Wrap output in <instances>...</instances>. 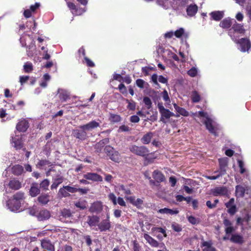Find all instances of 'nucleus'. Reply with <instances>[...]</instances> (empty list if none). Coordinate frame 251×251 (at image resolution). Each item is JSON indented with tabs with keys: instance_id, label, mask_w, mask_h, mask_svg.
Masks as SVG:
<instances>
[{
	"instance_id": "19",
	"label": "nucleus",
	"mask_w": 251,
	"mask_h": 251,
	"mask_svg": "<svg viewBox=\"0 0 251 251\" xmlns=\"http://www.w3.org/2000/svg\"><path fill=\"white\" fill-rule=\"evenodd\" d=\"M102 204L100 201H96L92 203L90 207L89 211L92 213H99L102 210Z\"/></svg>"
},
{
	"instance_id": "64",
	"label": "nucleus",
	"mask_w": 251,
	"mask_h": 251,
	"mask_svg": "<svg viewBox=\"0 0 251 251\" xmlns=\"http://www.w3.org/2000/svg\"><path fill=\"white\" fill-rule=\"evenodd\" d=\"M140 121V118L137 115H132L130 117V121L131 123H137Z\"/></svg>"
},
{
	"instance_id": "41",
	"label": "nucleus",
	"mask_w": 251,
	"mask_h": 251,
	"mask_svg": "<svg viewBox=\"0 0 251 251\" xmlns=\"http://www.w3.org/2000/svg\"><path fill=\"white\" fill-rule=\"evenodd\" d=\"M232 25L231 21L230 19H224L220 24L221 27L223 28H228L231 26Z\"/></svg>"
},
{
	"instance_id": "38",
	"label": "nucleus",
	"mask_w": 251,
	"mask_h": 251,
	"mask_svg": "<svg viewBox=\"0 0 251 251\" xmlns=\"http://www.w3.org/2000/svg\"><path fill=\"white\" fill-rule=\"evenodd\" d=\"M231 29H233L235 32L240 34H244L245 31L243 25L236 23L233 24Z\"/></svg>"
},
{
	"instance_id": "57",
	"label": "nucleus",
	"mask_w": 251,
	"mask_h": 251,
	"mask_svg": "<svg viewBox=\"0 0 251 251\" xmlns=\"http://www.w3.org/2000/svg\"><path fill=\"white\" fill-rule=\"evenodd\" d=\"M197 70L195 68H192L190 69L188 72V75L191 77H195L197 75Z\"/></svg>"
},
{
	"instance_id": "16",
	"label": "nucleus",
	"mask_w": 251,
	"mask_h": 251,
	"mask_svg": "<svg viewBox=\"0 0 251 251\" xmlns=\"http://www.w3.org/2000/svg\"><path fill=\"white\" fill-rule=\"evenodd\" d=\"M126 200L128 201L129 202L131 203L133 205L136 206L138 208L142 207L143 204V200L141 199L138 198L135 200V198L134 196H129L126 198Z\"/></svg>"
},
{
	"instance_id": "1",
	"label": "nucleus",
	"mask_w": 251,
	"mask_h": 251,
	"mask_svg": "<svg viewBox=\"0 0 251 251\" xmlns=\"http://www.w3.org/2000/svg\"><path fill=\"white\" fill-rule=\"evenodd\" d=\"M130 151L137 155L145 157L149 154V151L144 146L138 147L135 145L130 148Z\"/></svg>"
},
{
	"instance_id": "40",
	"label": "nucleus",
	"mask_w": 251,
	"mask_h": 251,
	"mask_svg": "<svg viewBox=\"0 0 251 251\" xmlns=\"http://www.w3.org/2000/svg\"><path fill=\"white\" fill-rule=\"evenodd\" d=\"M191 98L192 101L194 103L198 102L201 100V96L197 91L192 92Z\"/></svg>"
},
{
	"instance_id": "51",
	"label": "nucleus",
	"mask_w": 251,
	"mask_h": 251,
	"mask_svg": "<svg viewBox=\"0 0 251 251\" xmlns=\"http://www.w3.org/2000/svg\"><path fill=\"white\" fill-rule=\"evenodd\" d=\"M143 102L147 106L148 109H150L151 107L152 102L150 98L145 97L143 98Z\"/></svg>"
},
{
	"instance_id": "26",
	"label": "nucleus",
	"mask_w": 251,
	"mask_h": 251,
	"mask_svg": "<svg viewBox=\"0 0 251 251\" xmlns=\"http://www.w3.org/2000/svg\"><path fill=\"white\" fill-rule=\"evenodd\" d=\"M37 217L38 219L41 221L46 220L50 218V214L48 210L42 209L40 211Z\"/></svg>"
},
{
	"instance_id": "47",
	"label": "nucleus",
	"mask_w": 251,
	"mask_h": 251,
	"mask_svg": "<svg viewBox=\"0 0 251 251\" xmlns=\"http://www.w3.org/2000/svg\"><path fill=\"white\" fill-rule=\"evenodd\" d=\"M151 231L152 232H156L161 233L163 234L164 237H166L167 236L165 229L161 227H153L151 228Z\"/></svg>"
},
{
	"instance_id": "11",
	"label": "nucleus",
	"mask_w": 251,
	"mask_h": 251,
	"mask_svg": "<svg viewBox=\"0 0 251 251\" xmlns=\"http://www.w3.org/2000/svg\"><path fill=\"white\" fill-rule=\"evenodd\" d=\"M41 246L44 250L55 251L54 245L49 239L44 238L41 240Z\"/></svg>"
},
{
	"instance_id": "32",
	"label": "nucleus",
	"mask_w": 251,
	"mask_h": 251,
	"mask_svg": "<svg viewBox=\"0 0 251 251\" xmlns=\"http://www.w3.org/2000/svg\"><path fill=\"white\" fill-rule=\"evenodd\" d=\"M236 196L237 197L243 198L245 193L246 189L244 187L240 185H238L235 188Z\"/></svg>"
},
{
	"instance_id": "58",
	"label": "nucleus",
	"mask_w": 251,
	"mask_h": 251,
	"mask_svg": "<svg viewBox=\"0 0 251 251\" xmlns=\"http://www.w3.org/2000/svg\"><path fill=\"white\" fill-rule=\"evenodd\" d=\"M109 199L112 201L114 205L117 204V198L115 194L111 193L108 195Z\"/></svg>"
},
{
	"instance_id": "52",
	"label": "nucleus",
	"mask_w": 251,
	"mask_h": 251,
	"mask_svg": "<svg viewBox=\"0 0 251 251\" xmlns=\"http://www.w3.org/2000/svg\"><path fill=\"white\" fill-rule=\"evenodd\" d=\"M58 194L60 195L63 197H67L70 196V194L65 189L64 186L63 188H60L58 192Z\"/></svg>"
},
{
	"instance_id": "7",
	"label": "nucleus",
	"mask_w": 251,
	"mask_h": 251,
	"mask_svg": "<svg viewBox=\"0 0 251 251\" xmlns=\"http://www.w3.org/2000/svg\"><path fill=\"white\" fill-rule=\"evenodd\" d=\"M237 43L240 45L242 52L248 51L251 47V43L247 38H242L238 40Z\"/></svg>"
},
{
	"instance_id": "36",
	"label": "nucleus",
	"mask_w": 251,
	"mask_h": 251,
	"mask_svg": "<svg viewBox=\"0 0 251 251\" xmlns=\"http://www.w3.org/2000/svg\"><path fill=\"white\" fill-rule=\"evenodd\" d=\"M49 195L48 194H42L38 198V201L42 205H46L49 201Z\"/></svg>"
},
{
	"instance_id": "8",
	"label": "nucleus",
	"mask_w": 251,
	"mask_h": 251,
	"mask_svg": "<svg viewBox=\"0 0 251 251\" xmlns=\"http://www.w3.org/2000/svg\"><path fill=\"white\" fill-rule=\"evenodd\" d=\"M219 163L220 166V171H215L214 173L219 172L222 175H224L226 172V169L228 166V158H219Z\"/></svg>"
},
{
	"instance_id": "22",
	"label": "nucleus",
	"mask_w": 251,
	"mask_h": 251,
	"mask_svg": "<svg viewBox=\"0 0 251 251\" xmlns=\"http://www.w3.org/2000/svg\"><path fill=\"white\" fill-rule=\"evenodd\" d=\"M198 11V6L195 4H191L186 8L187 14L190 17L194 16Z\"/></svg>"
},
{
	"instance_id": "28",
	"label": "nucleus",
	"mask_w": 251,
	"mask_h": 251,
	"mask_svg": "<svg viewBox=\"0 0 251 251\" xmlns=\"http://www.w3.org/2000/svg\"><path fill=\"white\" fill-rule=\"evenodd\" d=\"M9 186L11 189L17 190L21 187V183L18 180L13 179L9 181Z\"/></svg>"
},
{
	"instance_id": "62",
	"label": "nucleus",
	"mask_w": 251,
	"mask_h": 251,
	"mask_svg": "<svg viewBox=\"0 0 251 251\" xmlns=\"http://www.w3.org/2000/svg\"><path fill=\"white\" fill-rule=\"evenodd\" d=\"M120 91L123 94H125L126 93L127 90L125 85L123 83H121L118 87Z\"/></svg>"
},
{
	"instance_id": "34",
	"label": "nucleus",
	"mask_w": 251,
	"mask_h": 251,
	"mask_svg": "<svg viewBox=\"0 0 251 251\" xmlns=\"http://www.w3.org/2000/svg\"><path fill=\"white\" fill-rule=\"evenodd\" d=\"M75 206L79 210H83L87 208V202L85 200H79L75 203Z\"/></svg>"
},
{
	"instance_id": "14",
	"label": "nucleus",
	"mask_w": 251,
	"mask_h": 251,
	"mask_svg": "<svg viewBox=\"0 0 251 251\" xmlns=\"http://www.w3.org/2000/svg\"><path fill=\"white\" fill-rule=\"evenodd\" d=\"M84 178L87 180H90L94 181L101 182L102 177L97 173H88L83 175Z\"/></svg>"
},
{
	"instance_id": "10",
	"label": "nucleus",
	"mask_w": 251,
	"mask_h": 251,
	"mask_svg": "<svg viewBox=\"0 0 251 251\" xmlns=\"http://www.w3.org/2000/svg\"><path fill=\"white\" fill-rule=\"evenodd\" d=\"M99 126V123L97 122L95 120H93L86 124L80 126H79V128L84 129V130L87 132V131H92L93 129Z\"/></svg>"
},
{
	"instance_id": "48",
	"label": "nucleus",
	"mask_w": 251,
	"mask_h": 251,
	"mask_svg": "<svg viewBox=\"0 0 251 251\" xmlns=\"http://www.w3.org/2000/svg\"><path fill=\"white\" fill-rule=\"evenodd\" d=\"M50 184V181L47 179H45L40 183V187L43 190H48Z\"/></svg>"
},
{
	"instance_id": "63",
	"label": "nucleus",
	"mask_w": 251,
	"mask_h": 251,
	"mask_svg": "<svg viewBox=\"0 0 251 251\" xmlns=\"http://www.w3.org/2000/svg\"><path fill=\"white\" fill-rule=\"evenodd\" d=\"M84 60H85L87 65L88 67H94L95 66L94 63L91 61L89 58H88L87 57L85 56L84 57Z\"/></svg>"
},
{
	"instance_id": "4",
	"label": "nucleus",
	"mask_w": 251,
	"mask_h": 251,
	"mask_svg": "<svg viewBox=\"0 0 251 251\" xmlns=\"http://www.w3.org/2000/svg\"><path fill=\"white\" fill-rule=\"evenodd\" d=\"M72 217L73 215L70 210L66 208L61 210L59 216L60 220L66 223L71 222Z\"/></svg>"
},
{
	"instance_id": "61",
	"label": "nucleus",
	"mask_w": 251,
	"mask_h": 251,
	"mask_svg": "<svg viewBox=\"0 0 251 251\" xmlns=\"http://www.w3.org/2000/svg\"><path fill=\"white\" fill-rule=\"evenodd\" d=\"M65 189L67 190L68 192L74 193L77 192L76 188L70 186H64Z\"/></svg>"
},
{
	"instance_id": "54",
	"label": "nucleus",
	"mask_w": 251,
	"mask_h": 251,
	"mask_svg": "<svg viewBox=\"0 0 251 251\" xmlns=\"http://www.w3.org/2000/svg\"><path fill=\"white\" fill-rule=\"evenodd\" d=\"M184 29L183 28L181 27V28H179L178 29L176 30L174 32V35L176 38H179L182 37V36L184 34Z\"/></svg>"
},
{
	"instance_id": "53",
	"label": "nucleus",
	"mask_w": 251,
	"mask_h": 251,
	"mask_svg": "<svg viewBox=\"0 0 251 251\" xmlns=\"http://www.w3.org/2000/svg\"><path fill=\"white\" fill-rule=\"evenodd\" d=\"M237 162H238V167L240 168V173L241 174H244L246 172V169L244 167V162L241 160L238 159Z\"/></svg>"
},
{
	"instance_id": "29",
	"label": "nucleus",
	"mask_w": 251,
	"mask_h": 251,
	"mask_svg": "<svg viewBox=\"0 0 251 251\" xmlns=\"http://www.w3.org/2000/svg\"><path fill=\"white\" fill-rule=\"evenodd\" d=\"M63 181V178L61 176H58L56 178H53V182L50 186V189L53 190L56 189L58 185Z\"/></svg>"
},
{
	"instance_id": "21",
	"label": "nucleus",
	"mask_w": 251,
	"mask_h": 251,
	"mask_svg": "<svg viewBox=\"0 0 251 251\" xmlns=\"http://www.w3.org/2000/svg\"><path fill=\"white\" fill-rule=\"evenodd\" d=\"M52 165L51 162L47 159L39 160L36 164V166L40 169H47L48 167Z\"/></svg>"
},
{
	"instance_id": "15",
	"label": "nucleus",
	"mask_w": 251,
	"mask_h": 251,
	"mask_svg": "<svg viewBox=\"0 0 251 251\" xmlns=\"http://www.w3.org/2000/svg\"><path fill=\"white\" fill-rule=\"evenodd\" d=\"M213 196H226L227 194L228 191L227 188L224 186L216 187L212 190Z\"/></svg>"
},
{
	"instance_id": "25",
	"label": "nucleus",
	"mask_w": 251,
	"mask_h": 251,
	"mask_svg": "<svg viewBox=\"0 0 251 251\" xmlns=\"http://www.w3.org/2000/svg\"><path fill=\"white\" fill-rule=\"evenodd\" d=\"M104 151L109 157H115L119 155V152L110 146H106L104 148Z\"/></svg>"
},
{
	"instance_id": "13",
	"label": "nucleus",
	"mask_w": 251,
	"mask_h": 251,
	"mask_svg": "<svg viewBox=\"0 0 251 251\" xmlns=\"http://www.w3.org/2000/svg\"><path fill=\"white\" fill-rule=\"evenodd\" d=\"M58 97L62 102L66 101L70 99V94L66 90L59 88L57 90Z\"/></svg>"
},
{
	"instance_id": "24",
	"label": "nucleus",
	"mask_w": 251,
	"mask_h": 251,
	"mask_svg": "<svg viewBox=\"0 0 251 251\" xmlns=\"http://www.w3.org/2000/svg\"><path fill=\"white\" fill-rule=\"evenodd\" d=\"M144 237L150 246L152 247L157 248L159 247V243L147 233H144Z\"/></svg>"
},
{
	"instance_id": "45",
	"label": "nucleus",
	"mask_w": 251,
	"mask_h": 251,
	"mask_svg": "<svg viewBox=\"0 0 251 251\" xmlns=\"http://www.w3.org/2000/svg\"><path fill=\"white\" fill-rule=\"evenodd\" d=\"M126 103H128L127 108L130 110H134L136 108V102L133 100H125Z\"/></svg>"
},
{
	"instance_id": "31",
	"label": "nucleus",
	"mask_w": 251,
	"mask_h": 251,
	"mask_svg": "<svg viewBox=\"0 0 251 251\" xmlns=\"http://www.w3.org/2000/svg\"><path fill=\"white\" fill-rule=\"evenodd\" d=\"M230 240L231 242L239 244H242L244 243V239L243 237L239 234H233L232 235Z\"/></svg>"
},
{
	"instance_id": "50",
	"label": "nucleus",
	"mask_w": 251,
	"mask_h": 251,
	"mask_svg": "<svg viewBox=\"0 0 251 251\" xmlns=\"http://www.w3.org/2000/svg\"><path fill=\"white\" fill-rule=\"evenodd\" d=\"M133 251H141V247L136 240L132 241Z\"/></svg>"
},
{
	"instance_id": "60",
	"label": "nucleus",
	"mask_w": 251,
	"mask_h": 251,
	"mask_svg": "<svg viewBox=\"0 0 251 251\" xmlns=\"http://www.w3.org/2000/svg\"><path fill=\"white\" fill-rule=\"evenodd\" d=\"M172 227L174 231L176 232L181 231L182 230L181 226L178 224H173Z\"/></svg>"
},
{
	"instance_id": "42",
	"label": "nucleus",
	"mask_w": 251,
	"mask_h": 251,
	"mask_svg": "<svg viewBox=\"0 0 251 251\" xmlns=\"http://www.w3.org/2000/svg\"><path fill=\"white\" fill-rule=\"evenodd\" d=\"M109 120L113 123H118L121 121V117L118 114H110Z\"/></svg>"
},
{
	"instance_id": "27",
	"label": "nucleus",
	"mask_w": 251,
	"mask_h": 251,
	"mask_svg": "<svg viewBox=\"0 0 251 251\" xmlns=\"http://www.w3.org/2000/svg\"><path fill=\"white\" fill-rule=\"evenodd\" d=\"M40 192V190L38 187V184L37 183H32L29 190L30 195L32 197H34L37 196Z\"/></svg>"
},
{
	"instance_id": "43",
	"label": "nucleus",
	"mask_w": 251,
	"mask_h": 251,
	"mask_svg": "<svg viewBox=\"0 0 251 251\" xmlns=\"http://www.w3.org/2000/svg\"><path fill=\"white\" fill-rule=\"evenodd\" d=\"M188 221L193 225H198L200 223V219L193 216H187Z\"/></svg>"
},
{
	"instance_id": "39",
	"label": "nucleus",
	"mask_w": 251,
	"mask_h": 251,
	"mask_svg": "<svg viewBox=\"0 0 251 251\" xmlns=\"http://www.w3.org/2000/svg\"><path fill=\"white\" fill-rule=\"evenodd\" d=\"M210 15L213 20L219 21L223 17V14L221 11H213L210 13Z\"/></svg>"
},
{
	"instance_id": "44",
	"label": "nucleus",
	"mask_w": 251,
	"mask_h": 251,
	"mask_svg": "<svg viewBox=\"0 0 251 251\" xmlns=\"http://www.w3.org/2000/svg\"><path fill=\"white\" fill-rule=\"evenodd\" d=\"M25 194L24 192H18L13 196L12 198L18 201H21L25 199Z\"/></svg>"
},
{
	"instance_id": "49",
	"label": "nucleus",
	"mask_w": 251,
	"mask_h": 251,
	"mask_svg": "<svg viewBox=\"0 0 251 251\" xmlns=\"http://www.w3.org/2000/svg\"><path fill=\"white\" fill-rule=\"evenodd\" d=\"M24 71L25 73H29L32 71L33 70V66L31 63L27 62L26 63L24 66Z\"/></svg>"
},
{
	"instance_id": "30",
	"label": "nucleus",
	"mask_w": 251,
	"mask_h": 251,
	"mask_svg": "<svg viewBox=\"0 0 251 251\" xmlns=\"http://www.w3.org/2000/svg\"><path fill=\"white\" fill-rule=\"evenodd\" d=\"M12 174L15 176H20L24 172V168L22 166L20 165H16L13 166L11 168Z\"/></svg>"
},
{
	"instance_id": "59",
	"label": "nucleus",
	"mask_w": 251,
	"mask_h": 251,
	"mask_svg": "<svg viewBox=\"0 0 251 251\" xmlns=\"http://www.w3.org/2000/svg\"><path fill=\"white\" fill-rule=\"evenodd\" d=\"M145 81L142 79H138L136 81L137 86L140 88H143L144 87Z\"/></svg>"
},
{
	"instance_id": "20",
	"label": "nucleus",
	"mask_w": 251,
	"mask_h": 251,
	"mask_svg": "<svg viewBox=\"0 0 251 251\" xmlns=\"http://www.w3.org/2000/svg\"><path fill=\"white\" fill-rule=\"evenodd\" d=\"M152 177L158 183L163 182L165 180L164 175L158 170H155L153 172Z\"/></svg>"
},
{
	"instance_id": "56",
	"label": "nucleus",
	"mask_w": 251,
	"mask_h": 251,
	"mask_svg": "<svg viewBox=\"0 0 251 251\" xmlns=\"http://www.w3.org/2000/svg\"><path fill=\"white\" fill-rule=\"evenodd\" d=\"M162 96L164 101L167 102H170V100L166 90H164L162 93Z\"/></svg>"
},
{
	"instance_id": "6",
	"label": "nucleus",
	"mask_w": 251,
	"mask_h": 251,
	"mask_svg": "<svg viewBox=\"0 0 251 251\" xmlns=\"http://www.w3.org/2000/svg\"><path fill=\"white\" fill-rule=\"evenodd\" d=\"M21 201H18L12 198L9 199L6 202V205L11 211H17L21 207Z\"/></svg>"
},
{
	"instance_id": "5",
	"label": "nucleus",
	"mask_w": 251,
	"mask_h": 251,
	"mask_svg": "<svg viewBox=\"0 0 251 251\" xmlns=\"http://www.w3.org/2000/svg\"><path fill=\"white\" fill-rule=\"evenodd\" d=\"M12 143L13 144V146L16 150L23 149V151L25 150V148H24V143L22 137L16 135L12 137Z\"/></svg>"
},
{
	"instance_id": "33",
	"label": "nucleus",
	"mask_w": 251,
	"mask_h": 251,
	"mask_svg": "<svg viewBox=\"0 0 251 251\" xmlns=\"http://www.w3.org/2000/svg\"><path fill=\"white\" fill-rule=\"evenodd\" d=\"M153 136V133L152 132H149L145 134L141 138V142L144 144H148L150 143L151 138Z\"/></svg>"
},
{
	"instance_id": "18",
	"label": "nucleus",
	"mask_w": 251,
	"mask_h": 251,
	"mask_svg": "<svg viewBox=\"0 0 251 251\" xmlns=\"http://www.w3.org/2000/svg\"><path fill=\"white\" fill-rule=\"evenodd\" d=\"M100 220L99 217L97 215L88 216L87 223L90 227L98 226Z\"/></svg>"
},
{
	"instance_id": "55",
	"label": "nucleus",
	"mask_w": 251,
	"mask_h": 251,
	"mask_svg": "<svg viewBox=\"0 0 251 251\" xmlns=\"http://www.w3.org/2000/svg\"><path fill=\"white\" fill-rule=\"evenodd\" d=\"M228 208L227 212L231 215H233L237 212V208L236 205L231 206L227 207Z\"/></svg>"
},
{
	"instance_id": "35",
	"label": "nucleus",
	"mask_w": 251,
	"mask_h": 251,
	"mask_svg": "<svg viewBox=\"0 0 251 251\" xmlns=\"http://www.w3.org/2000/svg\"><path fill=\"white\" fill-rule=\"evenodd\" d=\"M201 246L205 247L202 251H216V249L212 246L210 242L204 241L202 243Z\"/></svg>"
},
{
	"instance_id": "12",
	"label": "nucleus",
	"mask_w": 251,
	"mask_h": 251,
	"mask_svg": "<svg viewBox=\"0 0 251 251\" xmlns=\"http://www.w3.org/2000/svg\"><path fill=\"white\" fill-rule=\"evenodd\" d=\"M29 126L27 120L23 119L19 121L16 125V129L20 132H25Z\"/></svg>"
},
{
	"instance_id": "46",
	"label": "nucleus",
	"mask_w": 251,
	"mask_h": 251,
	"mask_svg": "<svg viewBox=\"0 0 251 251\" xmlns=\"http://www.w3.org/2000/svg\"><path fill=\"white\" fill-rule=\"evenodd\" d=\"M109 140L108 138H104L100 140L99 142L97 143L95 145L96 149H99L100 147H103L105 144L108 143Z\"/></svg>"
},
{
	"instance_id": "37",
	"label": "nucleus",
	"mask_w": 251,
	"mask_h": 251,
	"mask_svg": "<svg viewBox=\"0 0 251 251\" xmlns=\"http://www.w3.org/2000/svg\"><path fill=\"white\" fill-rule=\"evenodd\" d=\"M174 107L175 110L179 114L183 116H188L189 115V112L187 110H186L184 108L178 106L176 103L174 104Z\"/></svg>"
},
{
	"instance_id": "3",
	"label": "nucleus",
	"mask_w": 251,
	"mask_h": 251,
	"mask_svg": "<svg viewBox=\"0 0 251 251\" xmlns=\"http://www.w3.org/2000/svg\"><path fill=\"white\" fill-rule=\"evenodd\" d=\"M109 218V216L107 215L105 219L102 220L100 223H99L98 228L100 232H105L110 230L111 228V225Z\"/></svg>"
},
{
	"instance_id": "17",
	"label": "nucleus",
	"mask_w": 251,
	"mask_h": 251,
	"mask_svg": "<svg viewBox=\"0 0 251 251\" xmlns=\"http://www.w3.org/2000/svg\"><path fill=\"white\" fill-rule=\"evenodd\" d=\"M206 129L209 131L210 133L217 135L216 129L212 125V121L209 117H206V120L204 123Z\"/></svg>"
},
{
	"instance_id": "23",
	"label": "nucleus",
	"mask_w": 251,
	"mask_h": 251,
	"mask_svg": "<svg viewBox=\"0 0 251 251\" xmlns=\"http://www.w3.org/2000/svg\"><path fill=\"white\" fill-rule=\"evenodd\" d=\"M224 225L226 227L225 232L226 235L230 234L234 231V228L232 226V223L227 219L225 218L223 220Z\"/></svg>"
},
{
	"instance_id": "2",
	"label": "nucleus",
	"mask_w": 251,
	"mask_h": 251,
	"mask_svg": "<svg viewBox=\"0 0 251 251\" xmlns=\"http://www.w3.org/2000/svg\"><path fill=\"white\" fill-rule=\"evenodd\" d=\"M159 112L161 114V117L160 120L164 123V118L166 119H169L171 117L174 116V113L171 112L169 109L165 108L162 103H158L157 105Z\"/></svg>"
},
{
	"instance_id": "9",
	"label": "nucleus",
	"mask_w": 251,
	"mask_h": 251,
	"mask_svg": "<svg viewBox=\"0 0 251 251\" xmlns=\"http://www.w3.org/2000/svg\"><path fill=\"white\" fill-rule=\"evenodd\" d=\"M72 135L75 138L81 141L86 140L88 137L87 133L84 129L80 128L73 130Z\"/></svg>"
}]
</instances>
